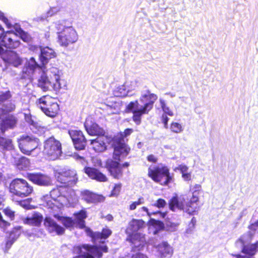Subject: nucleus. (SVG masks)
Returning <instances> with one entry per match:
<instances>
[{"label": "nucleus", "mask_w": 258, "mask_h": 258, "mask_svg": "<svg viewBox=\"0 0 258 258\" xmlns=\"http://www.w3.org/2000/svg\"><path fill=\"white\" fill-rule=\"evenodd\" d=\"M0 146L8 151L13 150L15 148L11 139L3 137H0Z\"/></svg>", "instance_id": "4c0bfd02"}, {"label": "nucleus", "mask_w": 258, "mask_h": 258, "mask_svg": "<svg viewBox=\"0 0 258 258\" xmlns=\"http://www.w3.org/2000/svg\"><path fill=\"white\" fill-rule=\"evenodd\" d=\"M156 94L151 93L149 90L142 92L140 98V104L138 101L131 102L126 107V111L133 113V120L137 124L141 122V116L143 114H147L153 106V104L157 100Z\"/></svg>", "instance_id": "f03ea898"}, {"label": "nucleus", "mask_w": 258, "mask_h": 258, "mask_svg": "<svg viewBox=\"0 0 258 258\" xmlns=\"http://www.w3.org/2000/svg\"><path fill=\"white\" fill-rule=\"evenodd\" d=\"M66 191V187L60 186L52 189L50 192V196H44L42 199V205L53 210L57 208L56 202H58L61 205L65 204L66 200L64 193Z\"/></svg>", "instance_id": "0eeeda50"}, {"label": "nucleus", "mask_w": 258, "mask_h": 258, "mask_svg": "<svg viewBox=\"0 0 258 258\" xmlns=\"http://www.w3.org/2000/svg\"><path fill=\"white\" fill-rule=\"evenodd\" d=\"M121 188V184L118 183L115 185L111 192V196H117L120 192Z\"/></svg>", "instance_id": "3c124183"}, {"label": "nucleus", "mask_w": 258, "mask_h": 258, "mask_svg": "<svg viewBox=\"0 0 258 258\" xmlns=\"http://www.w3.org/2000/svg\"><path fill=\"white\" fill-rule=\"evenodd\" d=\"M61 153V143L53 137L49 138L44 142L43 153L48 159L56 160Z\"/></svg>", "instance_id": "1a4fd4ad"}, {"label": "nucleus", "mask_w": 258, "mask_h": 258, "mask_svg": "<svg viewBox=\"0 0 258 258\" xmlns=\"http://www.w3.org/2000/svg\"><path fill=\"white\" fill-rule=\"evenodd\" d=\"M38 64L33 57H31L28 60L25 64V68L23 72L27 74L28 76H30L33 74L34 70L38 67Z\"/></svg>", "instance_id": "72a5a7b5"}, {"label": "nucleus", "mask_w": 258, "mask_h": 258, "mask_svg": "<svg viewBox=\"0 0 258 258\" xmlns=\"http://www.w3.org/2000/svg\"><path fill=\"white\" fill-rule=\"evenodd\" d=\"M199 199L191 198L189 201L185 202L183 211L189 215H195L196 214L199 210Z\"/></svg>", "instance_id": "393cba45"}, {"label": "nucleus", "mask_w": 258, "mask_h": 258, "mask_svg": "<svg viewBox=\"0 0 258 258\" xmlns=\"http://www.w3.org/2000/svg\"><path fill=\"white\" fill-rule=\"evenodd\" d=\"M63 196L66 197L67 200L63 205L73 204L78 201V197L75 191L72 189L67 190L66 188V191H64Z\"/></svg>", "instance_id": "473e14b6"}, {"label": "nucleus", "mask_w": 258, "mask_h": 258, "mask_svg": "<svg viewBox=\"0 0 258 258\" xmlns=\"http://www.w3.org/2000/svg\"><path fill=\"white\" fill-rule=\"evenodd\" d=\"M124 85L128 94L131 92L135 90L137 87V82L135 81L126 82Z\"/></svg>", "instance_id": "a18cd8bd"}, {"label": "nucleus", "mask_w": 258, "mask_h": 258, "mask_svg": "<svg viewBox=\"0 0 258 258\" xmlns=\"http://www.w3.org/2000/svg\"><path fill=\"white\" fill-rule=\"evenodd\" d=\"M113 146L114 152L113 158L114 160H108L107 161V168L110 175L114 178L119 179L122 175L121 165L118 161L125 157L129 153L130 148L124 142V140H120L117 138L113 140Z\"/></svg>", "instance_id": "7ed1b4c3"}, {"label": "nucleus", "mask_w": 258, "mask_h": 258, "mask_svg": "<svg viewBox=\"0 0 258 258\" xmlns=\"http://www.w3.org/2000/svg\"><path fill=\"white\" fill-rule=\"evenodd\" d=\"M85 173L91 178L101 182L106 181L107 177L105 175L100 172L97 169L91 167H86L84 169Z\"/></svg>", "instance_id": "bb28decb"}, {"label": "nucleus", "mask_w": 258, "mask_h": 258, "mask_svg": "<svg viewBox=\"0 0 258 258\" xmlns=\"http://www.w3.org/2000/svg\"><path fill=\"white\" fill-rule=\"evenodd\" d=\"M17 122V120L15 116L13 115L8 116L1 124L2 131L4 132L7 128H13L15 126Z\"/></svg>", "instance_id": "7c9ffc66"}, {"label": "nucleus", "mask_w": 258, "mask_h": 258, "mask_svg": "<svg viewBox=\"0 0 258 258\" xmlns=\"http://www.w3.org/2000/svg\"><path fill=\"white\" fill-rule=\"evenodd\" d=\"M189 168L185 164L179 165L174 169V171L179 170L181 173V176L183 179L185 181H188L191 179V171H189Z\"/></svg>", "instance_id": "c756f323"}, {"label": "nucleus", "mask_w": 258, "mask_h": 258, "mask_svg": "<svg viewBox=\"0 0 258 258\" xmlns=\"http://www.w3.org/2000/svg\"><path fill=\"white\" fill-rule=\"evenodd\" d=\"M11 97L10 91L0 92V101H4Z\"/></svg>", "instance_id": "864d4df0"}, {"label": "nucleus", "mask_w": 258, "mask_h": 258, "mask_svg": "<svg viewBox=\"0 0 258 258\" xmlns=\"http://www.w3.org/2000/svg\"><path fill=\"white\" fill-rule=\"evenodd\" d=\"M186 200L184 196L174 197L169 202L171 210L175 211L177 210H184Z\"/></svg>", "instance_id": "5701e85b"}, {"label": "nucleus", "mask_w": 258, "mask_h": 258, "mask_svg": "<svg viewBox=\"0 0 258 258\" xmlns=\"http://www.w3.org/2000/svg\"><path fill=\"white\" fill-rule=\"evenodd\" d=\"M84 125L90 135L103 136L105 134L104 130L96 124L91 117L86 119Z\"/></svg>", "instance_id": "dca6fc26"}, {"label": "nucleus", "mask_w": 258, "mask_h": 258, "mask_svg": "<svg viewBox=\"0 0 258 258\" xmlns=\"http://www.w3.org/2000/svg\"><path fill=\"white\" fill-rule=\"evenodd\" d=\"M107 139L103 136H100V137L96 139L91 140V145L93 149L97 152H102L106 149V145L105 141Z\"/></svg>", "instance_id": "b1692460"}, {"label": "nucleus", "mask_w": 258, "mask_h": 258, "mask_svg": "<svg viewBox=\"0 0 258 258\" xmlns=\"http://www.w3.org/2000/svg\"><path fill=\"white\" fill-rule=\"evenodd\" d=\"M20 235V231L19 229L15 228L13 230L10 234L9 240L6 243V246L10 247L14 242L19 237Z\"/></svg>", "instance_id": "58836bf2"}, {"label": "nucleus", "mask_w": 258, "mask_h": 258, "mask_svg": "<svg viewBox=\"0 0 258 258\" xmlns=\"http://www.w3.org/2000/svg\"><path fill=\"white\" fill-rule=\"evenodd\" d=\"M150 223L151 225L154 226L156 229H162L163 227V223L159 221L151 220Z\"/></svg>", "instance_id": "5fc2aeb1"}, {"label": "nucleus", "mask_w": 258, "mask_h": 258, "mask_svg": "<svg viewBox=\"0 0 258 258\" xmlns=\"http://www.w3.org/2000/svg\"><path fill=\"white\" fill-rule=\"evenodd\" d=\"M25 119L30 124H32L33 123V120L32 119V116L29 114H25Z\"/></svg>", "instance_id": "4d7b16f0"}, {"label": "nucleus", "mask_w": 258, "mask_h": 258, "mask_svg": "<svg viewBox=\"0 0 258 258\" xmlns=\"http://www.w3.org/2000/svg\"><path fill=\"white\" fill-rule=\"evenodd\" d=\"M147 159L149 161L155 163L157 162V158L153 155H150L148 156Z\"/></svg>", "instance_id": "052dcab7"}, {"label": "nucleus", "mask_w": 258, "mask_h": 258, "mask_svg": "<svg viewBox=\"0 0 258 258\" xmlns=\"http://www.w3.org/2000/svg\"><path fill=\"white\" fill-rule=\"evenodd\" d=\"M202 190V186L199 184H195L190 187V190L192 193L193 199H199V195Z\"/></svg>", "instance_id": "79ce46f5"}, {"label": "nucleus", "mask_w": 258, "mask_h": 258, "mask_svg": "<svg viewBox=\"0 0 258 258\" xmlns=\"http://www.w3.org/2000/svg\"><path fill=\"white\" fill-rule=\"evenodd\" d=\"M133 132L132 129H126L124 132L120 134L119 135L117 136L114 138H117L120 140H123V138L130 135Z\"/></svg>", "instance_id": "8fccbe9b"}, {"label": "nucleus", "mask_w": 258, "mask_h": 258, "mask_svg": "<svg viewBox=\"0 0 258 258\" xmlns=\"http://www.w3.org/2000/svg\"><path fill=\"white\" fill-rule=\"evenodd\" d=\"M9 188L11 192L22 198L28 196L33 191L32 187L27 182L20 178L13 180L10 184Z\"/></svg>", "instance_id": "f8f14e48"}, {"label": "nucleus", "mask_w": 258, "mask_h": 258, "mask_svg": "<svg viewBox=\"0 0 258 258\" xmlns=\"http://www.w3.org/2000/svg\"><path fill=\"white\" fill-rule=\"evenodd\" d=\"M145 227V222L143 220L133 219L128 223L126 232L129 235L136 234L138 231L142 230Z\"/></svg>", "instance_id": "a211bd4d"}, {"label": "nucleus", "mask_w": 258, "mask_h": 258, "mask_svg": "<svg viewBox=\"0 0 258 258\" xmlns=\"http://www.w3.org/2000/svg\"><path fill=\"white\" fill-rule=\"evenodd\" d=\"M86 232L91 236L95 241L104 243V240L108 238L111 234V231L108 228H104L101 233H93L90 229H86Z\"/></svg>", "instance_id": "412c9836"}, {"label": "nucleus", "mask_w": 258, "mask_h": 258, "mask_svg": "<svg viewBox=\"0 0 258 258\" xmlns=\"http://www.w3.org/2000/svg\"><path fill=\"white\" fill-rule=\"evenodd\" d=\"M138 215L141 216H144V213H146L147 215L150 217L152 215H159V217L161 218H165L166 217L167 213L166 212H160L157 211L155 212H150L148 209L146 207H142L138 210Z\"/></svg>", "instance_id": "f704fd0d"}, {"label": "nucleus", "mask_w": 258, "mask_h": 258, "mask_svg": "<svg viewBox=\"0 0 258 258\" xmlns=\"http://www.w3.org/2000/svg\"><path fill=\"white\" fill-rule=\"evenodd\" d=\"M75 215L76 218L74 220L76 224V227L80 228H85L86 229H88L85 227L84 220L87 217L86 211L81 210L79 213L75 214Z\"/></svg>", "instance_id": "2f4dec72"}, {"label": "nucleus", "mask_w": 258, "mask_h": 258, "mask_svg": "<svg viewBox=\"0 0 258 258\" xmlns=\"http://www.w3.org/2000/svg\"><path fill=\"white\" fill-rule=\"evenodd\" d=\"M196 222V220L195 218L194 217H193L191 220V222L189 224V226H190L192 227V228H194Z\"/></svg>", "instance_id": "0e129e2a"}, {"label": "nucleus", "mask_w": 258, "mask_h": 258, "mask_svg": "<svg viewBox=\"0 0 258 258\" xmlns=\"http://www.w3.org/2000/svg\"><path fill=\"white\" fill-rule=\"evenodd\" d=\"M3 101H0V119L7 114L9 112L13 111L15 109V104L12 103H9L6 105L1 104V102Z\"/></svg>", "instance_id": "c9c22d12"}, {"label": "nucleus", "mask_w": 258, "mask_h": 258, "mask_svg": "<svg viewBox=\"0 0 258 258\" xmlns=\"http://www.w3.org/2000/svg\"><path fill=\"white\" fill-rule=\"evenodd\" d=\"M19 148L24 154L30 155L38 146V140L29 136H22L17 139Z\"/></svg>", "instance_id": "ddd939ff"}, {"label": "nucleus", "mask_w": 258, "mask_h": 258, "mask_svg": "<svg viewBox=\"0 0 258 258\" xmlns=\"http://www.w3.org/2000/svg\"><path fill=\"white\" fill-rule=\"evenodd\" d=\"M42 220L43 216L39 213H34L31 216L23 219L24 223L35 226H40Z\"/></svg>", "instance_id": "c85d7f7f"}, {"label": "nucleus", "mask_w": 258, "mask_h": 258, "mask_svg": "<svg viewBox=\"0 0 258 258\" xmlns=\"http://www.w3.org/2000/svg\"><path fill=\"white\" fill-rule=\"evenodd\" d=\"M106 110L108 114L118 113L120 110V103L115 102L112 105H107Z\"/></svg>", "instance_id": "a19ab883"}, {"label": "nucleus", "mask_w": 258, "mask_h": 258, "mask_svg": "<svg viewBox=\"0 0 258 258\" xmlns=\"http://www.w3.org/2000/svg\"><path fill=\"white\" fill-rule=\"evenodd\" d=\"M38 105L48 116L53 117L57 114L59 108L55 99L49 96H44L38 100Z\"/></svg>", "instance_id": "9d476101"}, {"label": "nucleus", "mask_w": 258, "mask_h": 258, "mask_svg": "<svg viewBox=\"0 0 258 258\" xmlns=\"http://www.w3.org/2000/svg\"><path fill=\"white\" fill-rule=\"evenodd\" d=\"M62 71L55 67H51L46 72H43L38 80V86L43 91H50L52 89L58 92L61 89H67V81L61 77Z\"/></svg>", "instance_id": "f257e3e1"}, {"label": "nucleus", "mask_w": 258, "mask_h": 258, "mask_svg": "<svg viewBox=\"0 0 258 258\" xmlns=\"http://www.w3.org/2000/svg\"><path fill=\"white\" fill-rule=\"evenodd\" d=\"M172 132L175 133H180L183 131L182 125L177 122H172L170 126Z\"/></svg>", "instance_id": "de8ad7c7"}, {"label": "nucleus", "mask_w": 258, "mask_h": 258, "mask_svg": "<svg viewBox=\"0 0 258 258\" xmlns=\"http://www.w3.org/2000/svg\"><path fill=\"white\" fill-rule=\"evenodd\" d=\"M39 49L41 51L40 59L43 64H46L49 59L54 58L56 56L54 51L48 47L43 48H39Z\"/></svg>", "instance_id": "cd10ccee"}, {"label": "nucleus", "mask_w": 258, "mask_h": 258, "mask_svg": "<svg viewBox=\"0 0 258 258\" xmlns=\"http://www.w3.org/2000/svg\"><path fill=\"white\" fill-rule=\"evenodd\" d=\"M160 106L164 112V113L168 114L169 116H173V111L169 108V107L167 105L165 101L162 99H160L159 100Z\"/></svg>", "instance_id": "37998d69"}, {"label": "nucleus", "mask_w": 258, "mask_h": 258, "mask_svg": "<svg viewBox=\"0 0 258 258\" xmlns=\"http://www.w3.org/2000/svg\"><path fill=\"white\" fill-rule=\"evenodd\" d=\"M247 214V210L246 209L243 210L240 213V217L241 218L243 216H245Z\"/></svg>", "instance_id": "774afa93"}, {"label": "nucleus", "mask_w": 258, "mask_h": 258, "mask_svg": "<svg viewBox=\"0 0 258 258\" xmlns=\"http://www.w3.org/2000/svg\"><path fill=\"white\" fill-rule=\"evenodd\" d=\"M81 195L82 199L87 203H96L104 200V197L102 195H97L87 190L82 191Z\"/></svg>", "instance_id": "aec40b11"}, {"label": "nucleus", "mask_w": 258, "mask_h": 258, "mask_svg": "<svg viewBox=\"0 0 258 258\" xmlns=\"http://www.w3.org/2000/svg\"><path fill=\"white\" fill-rule=\"evenodd\" d=\"M107 251V247L106 245L98 247L85 244L82 246H75L73 248V253L76 255L73 258H100L102 256V251Z\"/></svg>", "instance_id": "423d86ee"}, {"label": "nucleus", "mask_w": 258, "mask_h": 258, "mask_svg": "<svg viewBox=\"0 0 258 258\" xmlns=\"http://www.w3.org/2000/svg\"><path fill=\"white\" fill-rule=\"evenodd\" d=\"M128 239L132 242L133 247L140 250L146 243L145 235L141 233L132 234L129 235Z\"/></svg>", "instance_id": "4be33fe9"}, {"label": "nucleus", "mask_w": 258, "mask_h": 258, "mask_svg": "<svg viewBox=\"0 0 258 258\" xmlns=\"http://www.w3.org/2000/svg\"><path fill=\"white\" fill-rule=\"evenodd\" d=\"M54 217L56 218L66 228H70L73 226L76 227V224L75 220H72L70 218L61 217L56 215H54Z\"/></svg>", "instance_id": "e433bc0d"}, {"label": "nucleus", "mask_w": 258, "mask_h": 258, "mask_svg": "<svg viewBox=\"0 0 258 258\" xmlns=\"http://www.w3.org/2000/svg\"><path fill=\"white\" fill-rule=\"evenodd\" d=\"M144 203V199L143 198H140L138 201L133 202L131 203L129 206V210L131 211H133L135 210L137 206L143 204Z\"/></svg>", "instance_id": "49530a36"}, {"label": "nucleus", "mask_w": 258, "mask_h": 258, "mask_svg": "<svg viewBox=\"0 0 258 258\" xmlns=\"http://www.w3.org/2000/svg\"><path fill=\"white\" fill-rule=\"evenodd\" d=\"M156 247L162 258L171 256L173 254V249L167 242H162Z\"/></svg>", "instance_id": "a878e982"}, {"label": "nucleus", "mask_w": 258, "mask_h": 258, "mask_svg": "<svg viewBox=\"0 0 258 258\" xmlns=\"http://www.w3.org/2000/svg\"><path fill=\"white\" fill-rule=\"evenodd\" d=\"M148 175L154 181L166 185L172 180L168 168L164 166H153L148 169Z\"/></svg>", "instance_id": "6e6552de"}, {"label": "nucleus", "mask_w": 258, "mask_h": 258, "mask_svg": "<svg viewBox=\"0 0 258 258\" xmlns=\"http://www.w3.org/2000/svg\"><path fill=\"white\" fill-rule=\"evenodd\" d=\"M254 215L248 226V231L244 233L235 242L236 246L242 249V252L245 255L254 256L258 251V240L253 243H251L255 233L258 231V219Z\"/></svg>", "instance_id": "20e7f679"}, {"label": "nucleus", "mask_w": 258, "mask_h": 258, "mask_svg": "<svg viewBox=\"0 0 258 258\" xmlns=\"http://www.w3.org/2000/svg\"><path fill=\"white\" fill-rule=\"evenodd\" d=\"M106 219L108 221H111L113 219V217L111 215H108L105 217Z\"/></svg>", "instance_id": "338daca9"}, {"label": "nucleus", "mask_w": 258, "mask_h": 258, "mask_svg": "<svg viewBox=\"0 0 258 258\" xmlns=\"http://www.w3.org/2000/svg\"><path fill=\"white\" fill-rule=\"evenodd\" d=\"M132 258H148L147 256L142 253H137L133 255Z\"/></svg>", "instance_id": "13d9d810"}, {"label": "nucleus", "mask_w": 258, "mask_h": 258, "mask_svg": "<svg viewBox=\"0 0 258 258\" xmlns=\"http://www.w3.org/2000/svg\"><path fill=\"white\" fill-rule=\"evenodd\" d=\"M166 205V201L162 199H158L156 203L153 204V206L158 208H164Z\"/></svg>", "instance_id": "603ef678"}, {"label": "nucleus", "mask_w": 258, "mask_h": 258, "mask_svg": "<svg viewBox=\"0 0 258 258\" xmlns=\"http://www.w3.org/2000/svg\"><path fill=\"white\" fill-rule=\"evenodd\" d=\"M4 213L7 216L9 217L11 219V220H13L15 216L14 212L12 211L10 209H5V210H4Z\"/></svg>", "instance_id": "6e6d98bb"}, {"label": "nucleus", "mask_w": 258, "mask_h": 258, "mask_svg": "<svg viewBox=\"0 0 258 258\" xmlns=\"http://www.w3.org/2000/svg\"><path fill=\"white\" fill-rule=\"evenodd\" d=\"M65 21L62 20L55 23L57 30V42L63 47H67L77 42L78 39V35L75 28L72 26H65Z\"/></svg>", "instance_id": "39448f33"}, {"label": "nucleus", "mask_w": 258, "mask_h": 258, "mask_svg": "<svg viewBox=\"0 0 258 258\" xmlns=\"http://www.w3.org/2000/svg\"><path fill=\"white\" fill-rule=\"evenodd\" d=\"M113 94L116 97H125L128 95L124 84L116 87L113 91Z\"/></svg>", "instance_id": "ea45409f"}, {"label": "nucleus", "mask_w": 258, "mask_h": 258, "mask_svg": "<svg viewBox=\"0 0 258 258\" xmlns=\"http://www.w3.org/2000/svg\"><path fill=\"white\" fill-rule=\"evenodd\" d=\"M235 256L236 258H254V256H248L246 255H242L240 254L235 255Z\"/></svg>", "instance_id": "e2e57ef3"}, {"label": "nucleus", "mask_w": 258, "mask_h": 258, "mask_svg": "<svg viewBox=\"0 0 258 258\" xmlns=\"http://www.w3.org/2000/svg\"><path fill=\"white\" fill-rule=\"evenodd\" d=\"M189 227L186 230V233L187 234H191L193 231L194 228H192L191 226H189Z\"/></svg>", "instance_id": "69168bd1"}, {"label": "nucleus", "mask_w": 258, "mask_h": 258, "mask_svg": "<svg viewBox=\"0 0 258 258\" xmlns=\"http://www.w3.org/2000/svg\"><path fill=\"white\" fill-rule=\"evenodd\" d=\"M178 225L179 223H173L171 222H167L166 223V226L168 230L172 232L177 230Z\"/></svg>", "instance_id": "09e8293b"}, {"label": "nucleus", "mask_w": 258, "mask_h": 258, "mask_svg": "<svg viewBox=\"0 0 258 258\" xmlns=\"http://www.w3.org/2000/svg\"><path fill=\"white\" fill-rule=\"evenodd\" d=\"M44 225L46 230L50 233L56 235H62L64 233L65 229L59 225L52 218L46 217L44 221Z\"/></svg>", "instance_id": "f3484780"}, {"label": "nucleus", "mask_w": 258, "mask_h": 258, "mask_svg": "<svg viewBox=\"0 0 258 258\" xmlns=\"http://www.w3.org/2000/svg\"><path fill=\"white\" fill-rule=\"evenodd\" d=\"M30 162L26 157L21 158L17 163V166L19 169H24L29 167Z\"/></svg>", "instance_id": "c03bdc74"}, {"label": "nucleus", "mask_w": 258, "mask_h": 258, "mask_svg": "<svg viewBox=\"0 0 258 258\" xmlns=\"http://www.w3.org/2000/svg\"><path fill=\"white\" fill-rule=\"evenodd\" d=\"M1 39H2V45L7 49H16L20 46L21 44L17 34L12 30L6 32L4 30V33Z\"/></svg>", "instance_id": "4468645a"}, {"label": "nucleus", "mask_w": 258, "mask_h": 258, "mask_svg": "<svg viewBox=\"0 0 258 258\" xmlns=\"http://www.w3.org/2000/svg\"><path fill=\"white\" fill-rule=\"evenodd\" d=\"M4 192L3 190H0V209L2 208L3 203L4 202Z\"/></svg>", "instance_id": "bf43d9fd"}, {"label": "nucleus", "mask_w": 258, "mask_h": 258, "mask_svg": "<svg viewBox=\"0 0 258 258\" xmlns=\"http://www.w3.org/2000/svg\"><path fill=\"white\" fill-rule=\"evenodd\" d=\"M54 174L56 180L62 184L64 186H73L76 184L78 180L77 172L74 169L55 170Z\"/></svg>", "instance_id": "9b49d317"}, {"label": "nucleus", "mask_w": 258, "mask_h": 258, "mask_svg": "<svg viewBox=\"0 0 258 258\" xmlns=\"http://www.w3.org/2000/svg\"><path fill=\"white\" fill-rule=\"evenodd\" d=\"M75 147L77 150H83L86 145L87 140L80 131L72 130L69 132Z\"/></svg>", "instance_id": "2eb2a0df"}, {"label": "nucleus", "mask_w": 258, "mask_h": 258, "mask_svg": "<svg viewBox=\"0 0 258 258\" xmlns=\"http://www.w3.org/2000/svg\"><path fill=\"white\" fill-rule=\"evenodd\" d=\"M30 180L40 185L47 186L51 183V178L47 175L42 174H30L28 176Z\"/></svg>", "instance_id": "6ab92c4d"}, {"label": "nucleus", "mask_w": 258, "mask_h": 258, "mask_svg": "<svg viewBox=\"0 0 258 258\" xmlns=\"http://www.w3.org/2000/svg\"><path fill=\"white\" fill-rule=\"evenodd\" d=\"M168 121V118L164 115H163L162 116V121L163 123L164 124V127L165 128H167V122Z\"/></svg>", "instance_id": "680f3d73"}]
</instances>
